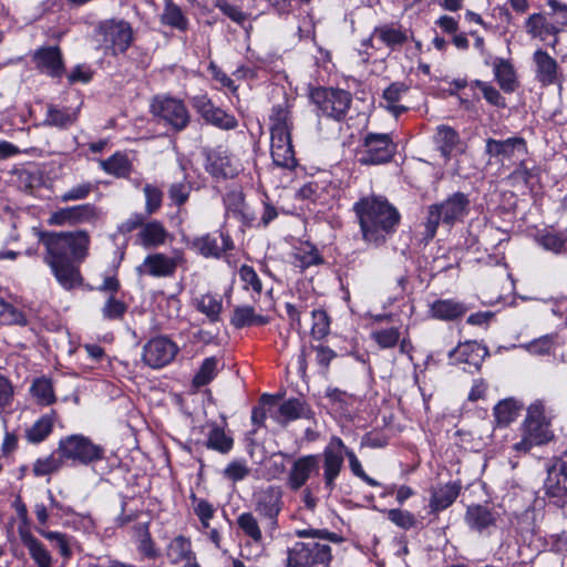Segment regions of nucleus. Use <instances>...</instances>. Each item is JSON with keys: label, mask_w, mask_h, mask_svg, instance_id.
I'll return each instance as SVG.
<instances>
[{"label": "nucleus", "mask_w": 567, "mask_h": 567, "mask_svg": "<svg viewBox=\"0 0 567 567\" xmlns=\"http://www.w3.org/2000/svg\"><path fill=\"white\" fill-rule=\"evenodd\" d=\"M39 243L44 247L43 261L55 280L65 290L82 285L80 264L89 256L91 238L85 230L40 231Z\"/></svg>", "instance_id": "1"}, {"label": "nucleus", "mask_w": 567, "mask_h": 567, "mask_svg": "<svg viewBox=\"0 0 567 567\" xmlns=\"http://www.w3.org/2000/svg\"><path fill=\"white\" fill-rule=\"evenodd\" d=\"M353 212L363 240L377 246L395 231L401 219L398 209L384 196L374 194L355 202Z\"/></svg>", "instance_id": "2"}, {"label": "nucleus", "mask_w": 567, "mask_h": 567, "mask_svg": "<svg viewBox=\"0 0 567 567\" xmlns=\"http://www.w3.org/2000/svg\"><path fill=\"white\" fill-rule=\"evenodd\" d=\"M471 200L462 192L450 195L441 203L432 204L427 207V216L424 223L426 240L433 239L436 235L440 223L453 226L463 219L470 213Z\"/></svg>", "instance_id": "3"}, {"label": "nucleus", "mask_w": 567, "mask_h": 567, "mask_svg": "<svg viewBox=\"0 0 567 567\" xmlns=\"http://www.w3.org/2000/svg\"><path fill=\"white\" fill-rule=\"evenodd\" d=\"M310 100L316 105L318 115L337 122L346 118L352 104L350 92L334 87H316L310 92Z\"/></svg>", "instance_id": "4"}, {"label": "nucleus", "mask_w": 567, "mask_h": 567, "mask_svg": "<svg viewBox=\"0 0 567 567\" xmlns=\"http://www.w3.org/2000/svg\"><path fill=\"white\" fill-rule=\"evenodd\" d=\"M156 122L174 132L184 131L190 123V114L184 101L168 95H157L151 103Z\"/></svg>", "instance_id": "5"}, {"label": "nucleus", "mask_w": 567, "mask_h": 567, "mask_svg": "<svg viewBox=\"0 0 567 567\" xmlns=\"http://www.w3.org/2000/svg\"><path fill=\"white\" fill-rule=\"evenodd\" d=\"M58 453L63 460L87 465L102 461L105 450L82 434H73L60 440Z\"/></svg>", "instance_id": "6"}, {"label": "nucleus", "mask_w": 567, "mask_h": 567, "mask_svg": "<svg viewBox=\"0 0 567 567\" xmlns=\"http://www.w3.org/2000/svg\"><path fill=\"white\" fill-rule=\"evenodd\" d=\"M543 491L549 504L557 507L567 505V451L553 457L547 465Z\"/></svg>", "instance_id": "7"}, {"label": "nucleus", "mask_w": 567, "mask_h": 567, "mask_svg": "<svg viewBox=\"0 0 567 567\" xmlns=\"http://www.w3.org/2000/svg\"><path fill=\"white\" fill-rule=\"evenodd\" d=\"M396 145L389 134L368 133L358 151V162L361 165H380L392 159Z\"/></svg>", "instance_id": "8"}, {"label": "nucleus", "mask_w": 567, "mask_h": 567, "mask_svg": "<svg viewBox=\"0 0 567 567\" xmlns=\"http://www.w3.org/2000/svg\"><path fill=\"white\" fill-rule=\"evenodd\" d=\"M346 444L338 436H332L319 455V462L322 463L323 487L329 494L337 486V480L344 464Z\"/></svg>", "instance_id": "9"}, {"label": "nucleus", "mask_w": 567, "mask_h": 567, "mask_svg": "<svg viewBox=\"0 0 567 567\" xmlns=\"http://www.w3.org/2000/svg\"><path fill=\"white\" fill-rule=\"evenodd\" d=\"M102 42L112 54H122L127 51L133 42V29L122 19H109L101 21L96 28Z\"/></svg>", "instance_id": "10"}, {"label": "nucleus", "mask_w": 567, "mask_h": 567, "mask_svg": "<svg viewBox=\"0 0 567 567\" xmlns=\"http://www.w3.org/2000/svg\"><path fill=\"white\" fill-rule=\"evenodd\" d=\"M284 493L279 486H268L254 494L255 511L266 519V529L272 533L278 527V515L284 507Z\"/></svg>", "instance_id": "11"}, {"label": "nucleus", "mask_w": 567, "mask_h": 567, "mask_svg": "<svg viewBox=\"0 0 567 567\" xmlns=\"http://www.w3.org/2000/svg\"><path fill=\"white\" fill-rule=\"evenodd\" d=\"M331 560V547L328 544L297 543L289 551L288 567H311L328 565Z\"/></svg>", "instance_id": "12"}, {"label": "nucleus", "mask_w": 567, "mask_h": 567, "mask_svg": "<svg viewBox=\"0 0 567 567\" xmlns=\"http://www.w3.org/2000/svg\"><path fill=\"white\" fill-rule=\"evenodd\" d=\"M178 347L166 337H156L143 347V362L152 369H162L168 365L178 353Z\"/></svg>", "instance_id": "13"}, {"label": "nucleus", "mask_w": 567, "mask_h": 567, "mask_svg": "<svg viewBox=\"0 0 567 567\" xmlns=\"http://www.w3.org/2000/svg\"><path fill=\"white\" fill-rule=\"evenodd\" d=\"M100 217L101 212L95 205L82 204L58 209L51 214L49 224L53 226L95 224Z\"/></svg>", "instance_id": "14"}, {"label": "nucleus", "mask_w": 567, "mask_h": 567, "mask_svg": "<svg viewBox=\"0 0 567 567\" xmlns=\"http://www.w3.org/2000/svg\"><path fill=\"white\" fill-rule=\"evenodd\" d=\"M487 355V348L476 341L460 343L450 352L452 362L470 373L478 371Z\"/></svg>", "instance_id": "15"}, {"label": "nucleus", "mask_w": 567, "mask_h": 567, "mask_svg": "<svg viewBox=\"0 0 567 567\" xmlns=\"http://www.w3.org/2000/svg\"><path fill=\"white\" fill-rule=\"evenodd\" d=\"M485 153L499 161H512L527 155L528 146L522 136H511L506 140L487 138Z\"/></svg>", "instance_id": "16"}, {"label": "nucleus", "mask_w": 567, "mask_h": 567, "mask_svg": "<svg viewBox=\"0 0 567 567\" xmlns=\"http://www.w3.org/2000/svg\"><path fill=\"white\" fill-rule=\"evenodd\" d=\"M534 74L542 86H550L561 82L558 62L546 50L538 48L532 55Z\"/></svg>", "instance_id": "17"}, {"label": "nucleus", "mask_w": 567, "mask_h": 567, "mask_svg": "<svg viewBox=\"0 0 567 567\" xmlns=\"http://www.w3.org/2000/svg\"><path fill=\"white\" fill-rule=\"evenodd\" d=\"M319 473V455L308 454L296 458L287 475V487L297 492L302 488L310 477Z\"/></svg>", "instance_id": "18"}, {"label": "nucleus", "mask_w": 567, "mask_h": 567, "mask_svg": "<svg viewBox=\"0 0 567 567\" xmlns=\"http://www.w3.org/2000/svg\"><path fill=\"white\" fill-rule=\"evenodd\" d=\"M193 105L207 123L220 130L229 131L238 126V121L233 114L215 106L206 95L194 97Z\"/></svg>", "instance_id": "19"}, {"label": "nucleus", "mask_w": 567, "mask_h": 567, "mask_svg": "<svg viewBox=\"0 0 567 567\" xmlns=\"http://www.w3.org/2000/svg\"><path fill=\"white\" fill-rule=\"evenodd\" d=\"M35 68L43 74L60 79L65 73L63 54L58 45L42 47L33 54Z\"/></svg>", "instance_id": "20"}, {"label": "nucleus", "mask_w": 567, "mask_h": 567, "mask_svg": "<svg viewBox=\"0 0 567 567\" xmlns=\"http://www.w3.org/2000/svg\"><path fill=\"white\" fill-rule=\"evenodd\" d=\"M192 248L206 258H219L224 252L234 249V243L228 234L218 231L194 238Z\"/></svg>", "instance_id": "21"}, {"label": "nucleus", "mask_w": 567, "mask_h": 567, "mask_svg": "<svg viewBox=\"0 0 567 567\" xmlns=\"http://www.w3.org/2000/svg\"><path fill=\"white\" fill-rule=\"evenodd\" d=\"M178 258L154 252L144 258L143 262L137 266L136 271L142 276L172 277L176 272Z\"/></svg>", "instance_id": "22"}, {"label": "nucleus", "mask_w": 567, "mask_h": 567, "mask_svg": "<svg viewBox=\"0 0 567 567\" xmlns=\"http://www.w3.org/2000/svg\"><path fill=\"white\" fill-rule=\"evenodd\" d=\"M173 239L165 225L157 219L146 220L135 237V244L145 249H156Z\"/></svg>", "instance_id": "23"}, {"label": "nucleus", "mask_w": 567, "mask_h": 567, "mask_svg": "<svg viewBox=\"0 0 567 567\" xmlns=\"http://www.w3.org/2000/svg\"><path fill=\"white\" fill-rule=\"evenodd\" d=\"M553 437L550 423L524 422L523 437L513 449L518 453H527L533 446L546 444Z\"/></svg>", "instance_id": "24"}, {"label": "nucleus", "mask_w": 567, "mask_h": 567, "mask_svg": "<svg viewBox=\"0 0 567 567\" xmlns=\"http://www.w3.org/2000/svg\"><path fill=\"white\" fill-rule=\"evenodd\" d=\"M499 514L488 506L476 504L467 507L465 513V523L470 529L484 534L491 533V529L496 526Z\"/></svg>", "instance_id": "25"}, {"label": "nucleus", "mask_w": 567, "mask_h": 567, "mask_svg": "<svg viewBox=\"0 0 567 567\" xmlns=\"http://www.w3.org/2000/svg\"><path fill=\"white\" fill-rule=\"evenodd\" d=\"M166 555L173 565L198 567L195 554L190 549V542L183 536H177L169 543Z\"/></svg>", "instance_id": "26"}, {"label": "nucleus", "mask_w": 567, "mask_h": 567, "mask_svg": "<svg viewBox=\"0 0 567 567\" xmlns=\"http://www.w3.org/2000/svg\"><path fill=\"white\" fill-rule=\"evenodd\" d=\"M78 117L79 109L48 104L43 125L66 130L78 121Z\"/></svg>", "instance_id": "27"}, {"label": "nucleus", "mask_w": 567, "mask_h": 567, "mask_svg": "<svg viewBox=\"0 0 567 567\" xmlns=\"http://www.w3.org/2000/svg\"><path fill=\"white\" fill-rule=\"evenodd\" d=\"M434 144L441 155L449 161L454 152L461 150L458 133L451 126L440 125L433 136Z\"/></svg>", "instance_id": "28"}, {"label": "nucleus", "mask_w": 567, "mask_h": 567, "mask_svg": "<svg viewBox=\"0 0 567 567\" xmlns=\"http://www.w3.org/2000/svg\"><path fill=\"white\" fill-rule=\"evenodd\" d=\"M461 484L450 482L432 491L430 508L432 513H439L450 507L458 497Z\"/></svg>", "instance_id": "29"}, {"label": "nucleus", "mask_w": 567, "mask_h": 567, "mask_svg": "<svg viewBox=\"0 0 567 567\" xmlns=\"http://www.w3.org/2000/svg\"><path fill=\"white\" fill-rule=\"evenodd\" d=\"M466 311V306L454 299H439L430 306L431 316L444 321L455 320L463 317Z\"/></svg>", "instance_id": "30"}, {"label": "nucleus", "mask_w": 567, "mask_h": 567, "mask_svg": "<svg viewBox=\"0 0 567 567\" xmlns=\"http://www.w3.org/2000/svg\"><path fill=\"white\" fill-rule=\"evenodd\" d=\"M526 32L533 37L545 41L548 35H558L559 27L550 21L545 14L533 13L525 22Z\"/></svg>", "instance_id": "31"}, {"label": "nucleus", "mask_w": 567, "mask_h": 567, "mask_svg": "<svg viewBox=\"0 0 567 567\" xmlns=\"http://www.w3.org/2000/svg\"><path fill=\"white\" fill-rule=\"evenodd\" d=\"M207 171L215 177L233 178L238 174V167L229 156L214 152L207 156Z\"/></svg>", "instance_id": "32"}, {"label": "nucleus", "mask_w": 567, "mask_h": 567, "mask_svg": "<svg viewBox=\"0 0 567 567\" xmlns=\"http://www.w3.org/2000/svg\"><path fill=\"white\" fill-rule=\"evenodd\" d=\"M230 323L235 328L241 329L251 326H265L269 323V318L267 316L256 313L251 306L244 305L235 307L230 318Z\"/></svg>", "instance_id": "33"}, {"label": "nucleus", "mask_w": 567, "mask_h": 567, "mask_svg": "<svg viewBox=\"0 0 567 567\" xmlns=\"http://www.w3.org/2000/svg\"><path fill=\"white\" fill-rule=\"evenodd\" d=\"M29 391L35 403L41 406H50L56 402L54 386L49 378L34 379Z\"/></svg>", "instance_id": "34"}, {"label": "nucleus", "mask_w": 567, "mask_h": 567, "mask_svg": "<svg viewBox=\"0 0 567 567\" xmlns=\"http://www.w3.org/2000/svg\"><path fill=\"white\" fill-rule=\"evenodd\" d=\"M494 75L501 89L512 93L518 86L517 76L513 64L504 59H496L494 62Z\"/></svg>", "instance_id": "35"}, {"label": "nucleus", "mask_w": 567, "mask_h": 567, "mask_svg": "<svg viewBox=\"0 0 567 567\" xmlns=\"http://www.w3.org/2000/svg\"><path fill=\"white\" fill-rule=\"evenodd\" d=\"M322 262V256L319 254L318 249L309 243L301 244L292 252L291 264L300 270H306L311 266L321 265Z\"/></svg>", "instance_id": "36"}, {"label": "nucleus", "mask_w": 567, "mask_h": 567, "mask_svg": "<svg viewBox=\"0 0 567 567\" xmlns=\"http://www.w3.org/2000/svg\"><path fill=\"white\" fill-rule=\"evenodd\" d=\"M55 421L56 412L53 410L50 413L42 415L30 429L27 430V440L33 444L43 442L52 433Z\"/></svg>", "instance_id": "37"}, {"label": "nucleus", "mask_w": 567, "mask_h": 567, "mask_svg": "<svg viewBox=\"0 0 567 567\" xmlns=\"http://www.w3.org/2000/svg\"><path fill=\"white\" fill-rule=\"evenodd\" d=\"M270 132H291L293 127L290 105L287 101L276 104L269 115Z\"/></svg>", "instance_id": "38"}, {"label": "nucleus", "mask_w": 567, "mask_h": 567, "mask_svg": "<svg viewBox=\"0 0 567 567\" xmlns=\"http://www.w3.org/2000/svg\"><path fill=\"white\" fill-rule=\"evenodd\" d=\"M536 243L547 251L556 255L567 254V234L546 230L536 236Z\"/></svg>", "instance_id": "39"}, {"label": "nucleus", "mask_w": 567, "mask_h": 567, "mask_svg": "<svg viewBox=\"0 0 567 567\" xmlns=\"http://www.w3.org/2000/svg\"><path fill=\"white\" fill-rule=\"evenodd\" d=\"M372 40H379L386 47L395 49L396 47H401L408 41V35L400 28L384 24L374 29L370 41Z\"/></svg>", "instance_id": "40"}, {"label": "nucleus", "mask_w": 567, "mask_h": 567, "mask_svg": "<svg viewBox=\"0 0 567 567\" xmlns=\"http://www.w3.org/2000/svg\"><path fill=\"white\" fill-rule=\"evenodd\" d=\"M206 446L209 450L227 454L234 446V439L223 427L214 423L207 433Z\"/></svg>", "instance_id": "41"}, {"label": "nucleus", "mask_w": 567, "mask_h": 567, "mask_svg": "<svg viewBox=\"0 0 567 567\" xmlns=\"http://www.w3.org/2000/svg\"><path fill=\"white\" fill-rule=\"evenodd\" d=\"M163 24L172 27L178 31H186L188 29V19L182 9L172 0L165 2L163 13L161 16Z\"/></svg>", "instance_id": "42"}, {"label": "nucleus", "mask_w": 567, "mask_h": 567, "mask_svg": "<svg viewBox=\"0 0 567 567\" xmlns=\"http://www.w3.org/2000/svg\"><path fill=\"white\" fill-rule=\"evenodd\" d=\"M408 92V86L403 83L395 82L388 86L383 92V99L385 101V107L392 112L395 116L404 113L408 107L399 104L402 95Z\"/></svg>", "instance_id": "43"}, {"label": "nucleus", "mask_w": 567, "mask_h": 567, "mask_svg": "<svg viewBox=\"0 0 567 567\" xmlns=\"http://www.w3.org/2000/svg\"><path fill=\"white\" fill-rule=\"evenodd\" d=\"M128 310V305L117 296H107L101 307L102 318L106 321H122Z\"/></svg>", "instance_id": "44"}, {"label": "nucleus", "mask_w": 567, "mask_h": 567, "mask_svg": "<svg viewBox=\"0 0 567 567\" xmlns=\"http://www.w3.org/2000/svg\"><path fill=\"white\" fill-rule=\"evenodd\" d=\"M102 169L116 177H126L131 173V162L123 153H115L110 158L100 162Z\"/></svg>", "instance_id": "45"}, {"label": "nucleus", "mask_w": 567, "mask_h": 567, "mask_svg": "<svg viewBox=\"0 0 567 567\" xmlns=\"http://www.w3.org/2000/svg\"><path fill=\"white\" fill-rule=\"evenodd\" d=\"M196 309L204 313L210 322H217L220 318L223 309L221 299L212 295L206 293L196 299Z\"/></svg>", "instance_id": "46"}, {"label": "nucleus", "mask_w": 567, "mask_h": 567, "mask_svg": "<svg viewBox=\"0 0 567 567\" xmlns=\"http://www.w3.org/2000/svg\"><path fill=\"white\" fill-rule=\"evenodd\" d=\"M21 539L39 567H49L51 556L42 543L29 533H21Z\"/></svg>", "instance_id": "47"}, {"label": "nucleus", "mask_w": 567, "mask_h": 567, "mask_svg": "<svg viewBox=\"0 0 567 567\" xmlns=\"http://www.w3.org/2000/svg\"><path fill=\"white\" fill-rule=\"evenodd\" d=\"M278 413V422L288 423L305 416L306 406L299 399H289L280 404Z\"/></svg>", "instance_id": "48"}, {"label": "nucleus", "mask_w": 567, "mask_h": 567, "mask_svg": "<svg viewBox=\"0 0 567 567\" xmlns=\"http://www.w3.org/2000/svg\"><path fill=\"white\" fill-rule=\"evenodd\" d=\"M216 8L236 24L245 28L249 21L250 13L244 11L239 6L228 0H217Z\"/></svg>", "instance_id": "49"}, {"label": "nucleus", "mask_w": 567, "mask_h": 567, "mask_svg": "<svg viewBox=\"0 0 567 567\" xmlns=\"http://www.w3.org/2000/svg\"><path fill=\"white\" fill-rule=\"evenodd\" d=\"M218 359L216 357L206 358L197 373L194 375L193 385L200 388L207 385L217 374Z\"/></svg>", "instance_id": "50"}, {"label": "nucleus", "mask_w": 567, "mask_h": 567, "mask_svg": "<svg viewBox=\"0 0 567 567\" xmlns=\"http://www.w3.org/2000/svg\"><path fill=\"white\" fill-rule=\"evenodd\" d=\"M38 532L41 536L48 539L63 557H70L72 555L71 545L73 538L71 536L47 529H38Z\"/></svg>", "instance_id": "51"}, {"label": "nucleus", "mask_w": 567, "mask_h": 567, "mask_svg": "<svg viewBox=\"0 0 567 567\" xmlns=\"http://www.w3.org/2000/svg\"><path fill=\"white\" fill-rule=\"evenodd\" d=\"M143 194L145 196V214L146 216H152L156 214L163 203V190L153 184H145L143 187Z\"/></svg>", "instance_id": "52"}, {"label": "nucleus", "mask_w": 567, "mask_h": 567, "mask_svg": "<svg viewBox=\"0 0 567 567\" xmlns=\"http://www.w3.org/2000/svg\"><path fill=\"white\" fill-rule=\"evenodd\" d=\"M539 176V168L537 166H529L528 162L524 158L519 159V163L511 174V178L516 183H523L525 186L533 184Z\"/></svg>", "instance_id": "53"}, {"label": "nucleus", "mask_w": 567, "mask_h": 567, "mask_svg": "<svg viewBox=\"0 0 567 567\" xmlns=\"http://www.w3.org/2000/svg\"><path fill=\"white\" fill-rule=\"evenodd\" d=\"M0 322L3 324L27 326L24 313L0 298Z\"/></svg>", "instance_id": "54"}, {"label": "nucleus", "mask_w": 567, "mask_h": 567, "mask_svg": "<svg viewBox=\"0 0 567 567\" xmlns=\"http://www.w3.org/2000/svg\"><path fill=\"white\" fill-rule=\"evenodd\" d=\"M274 164L282 168H293L297 164L292 144L271 147Z\"/></svg>", "instance_id": "55"}, {"label": "nucleus", "mask_w": 567, "mask_h": 567, "mask_svg": "<svg viewBox=\"0 0 567 567\" xmlns=\"http://www.w3.org/2000/svg\"><path fill=\"white\" fill-rule=\"evenodd\" d=\"M312 316V327H311V336L316 340H322L330 332V319L324 310H313L311 312Z\"/></svg>", "instance_id": "56"}, {"label": "nucleus", "mask_w": 567, "mask_h": 567, "mask_svg": "<svg viewBox=\"0 0 567 567\" xmlns=\"http://www.w3.org/2000/svg\"><path fill=\"white\" fill-rule=\"evenodd\" d=\"M237 524L246 536L250 537L256 543L261 542V530L256 517L251 513L240 514L237 518Z\"/></svg>", "instance_id": "57"}, {"label": "nucleus", "mask_w": 567, "mask_h": 567, "mask_svg": "<svg viewBox=\"0 0 567 567\" xmlns=\"http://www.w3.org/2000/svg\"><path fill=\"white\" fill-rule=\"evenodd\" d=\"M551 410H547L544 401L536 400L527 409L525 422L551 423Z\"/></svg>", "instance_id": "58"}, {"label": "nucleus", "mask_w": 567, "mask_h": 567, "mask_svg": "<svg viewBox=\"0 0 567 567\" xmlns=\"http://www.w3.org/2000/svg\"><path fill=\"white\" fill-rule=\"evenodd\" d=\"M239 278L244 284V289H251L255 293L260 295L262 291V284L251 266L243 265L238 271Z\"/></svg>", "instance_id": "59"}, {"label": "nucleus", "mask_w": 567, "mask_h": 567, "mask_svg": "<svg viewBox=\"0 0 567 567\" xmlns=\"http://www.w3.org/2000/svg\"><path fill=\"white\" fill-rule=\"evenodd\" d=\"M62 461L63 458H61V456L56 457L52 454L44 458L37 460L32 471L35 476L50 475L61 468Z\"/></svg>", "instance_id": "60"}, {"label": "nucleus", "mask_w": 567, "mask_h": 567, "mask_svg": "<svg viewBox=\"0 0 567 567\" xmlns=\"http://www.w3.org/2000/svg\"><path fill=\"white\" fill-rule=\"evenodd\" d=\"M494 414L499 424L507 425L515 420L517 415V408L513 400H504L499 402L495 409Z\"/></svg>", "instance_id": "61"}, {"label": "nucleus", "mask_w": 567, "mask_h": 567, "mask_svg": "<svg viewBox=\"0 0 567 567\" xmlns=\"http://www.w3.org/2000/svg\"><path fill=\"white\" fill-rule=\"evenodd\" d=\"M14 400V388L11 381L0 375V415L8 413Z\"/></svg>", "instance_id": "62"}, {"label": "nucleus", "mask_w": 567, "mask_h": 567, "mask_svg": "<svg viewBox=\"0 0 567 567\" xmlns=\"http://www.w3.org/2000/svg\"><path fill=\"white\" fill-rule=\"evenodd\" d=\"M371 337L381 348H393L400 339V331L398 328L391 327L373 331Z\"/></svg>", "instance_id": "63"}, {"label": "nucleus", "mask_w": 567, "mask_h": 567, "mask_svg": "<svg viewBox=\"0 0 567 567\" xmlns=\"http://www.w3.org/2000/svg\"><path fill=\"white\" fill-rule=\"evenodd\" d=\"M474 85L482 91L484 99L489 104L498 107L505 106V99L493 85L481 80L474 81Z\"/></svg>", "instance_id": "64"}]
</instances>
